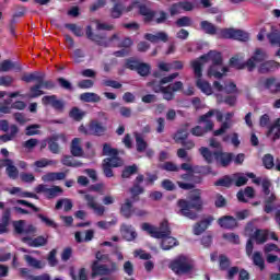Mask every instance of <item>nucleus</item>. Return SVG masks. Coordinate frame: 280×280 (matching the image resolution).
Instances as JSON below:
<instances>
[{
  "label": "nucleus",
  "instance_id": "1",
  "mask_svg": "<svg viewBox=\"0 0 280 280\" xmlns=\"http://www.w3.org/2000/svg\"><path fill=\"white\" fill-rule=\"evenodd\" d=\"M178 188L189 191L187 199H178L177 207L179 215L188 218V220H198V213L205 209V200H202V190L196 188L191 183L177 182ZM192 189V190H191Z\"/></svg>",
  "mask_w": 280,
  "mask_h": 280
},
{
  "label": "nucleus",
  "instance_id": "2",
  "mask_svg": "<svg viewBox=\"0 0 280 280\" xmlns=\"http://www.w3.org/2000/svg\"><path fill=\"white\" fill-rule=\"evenodd\" d=\"M142 231H147V233H149V235L155 240H162V250H172L174 246H178L179 244L178 240L172 236V229L170 228V223L167 221H163L160 224V228H155L150 223H143Z\"/></svg>",
  "mask_w": 280,
  "mask_h": 280
},
{
  "label": "nucleus",
  "instance_id": "3",
  "mask_svg": "<svg viewBox=\"0 0 280 280\" xmlns=\"http://www.w3.org/2000/svg\"><path fill=\"white\" fill-rule=\"evenodd\" d=\"M200 30L210 36H215L217 34L218 38L240 40L241 43H248L250 38L248 33L242 30L218 28L213 23L207 20L200 22Z\"/></svg>",
  "mask_w": 280,
  "mask_h": 280
},
{
  "label": "nucleus",
  "instance_id": "4",
  "mask_svg": "<svg viewBox=\"0 0 280 280\" xmlns=\"http://www.w3.org/2000/svg\"><path fill=\"white\" fill-rule=\"evenodd\" d=\"M199 154L208 165H211L214 161L219 167H229L233 163V159H235V153L233 152H226L222 149L210 151L207 147L199 148Z\"/></svg>",
  "mask_w": 280,
  "mask_h": 280
},
{
  "label": "nucleus",
  "instance_id": "5",
  "mask_svg": "<svg viewBox=\"0 0 280 280\" xmlns=\"http://www.w3.org/2000/svg\"><path fill=\"white\" fill-rule=\"evenodd\" d=\"M199 62L202 60V62H212L210 68L208 69V77L211 78H217V80H222L224 77V73L229 72L228 67H222V52L215 51V50H210L208 54L200 56L197 59Z\"/></svg>",
  "mask_w": 280,
  "mask_h": 280
},
{
  "label": "nucleus",
  "instance_id": "6",
  "mask_svg": "<svg viewBox=\"0 0 280 280\" xmlns=\"http://www.w3.org/2000/svg\"><path fill=\"white\" fill-rule=\"evenodd\" d=\"M168 268L177 277H183V275H191V272H194L195 266L194 260H191L189 256L182 254L170 261Z\"/></svg>",
  "mask_w": 280,
  "mask_h": 280
},
{
  "label": "nucleus",
  "instance_id": "7",
  "mask_svg": "<svg viewBox=\"0 0 280 280\" xmlns=\"http://www.w3.org/2000/svg\"><path fill=\"white\" fill-rule=\"evenodd\" d=\"M145 176H147V178H145ZM145 176L143 174H138L137 177L135 178L133 185L129 189L133 199L139 198V196H141V194H145V188H143V186H141V183H143V180H144L145 187H150V186L154 185V183H156V180H159V175H156V174L147 172Z\"/></svg>",
  "mask_w": 280,
  "mask_h": 280
},
{
  "label": "nucleus",
  "instance_id": "8",
  "mask_svg": "<svg viewBox=\"0 0 280 280\" xmlns=\"http://www.w3.org/2000/svg\"><path fill=\"white\" fill-rule=\"evenodd\" d=\"M190 67L195 73L196 86L200 89L201 93L212 95L213 89L211 88V84L207 81H202V67H205V63L199 60H192L190 61Z\"/></svg>",
  "mask_w": 280,
  "mask_h": 280
},
{
  "label": "nucleus",
  "instance_id": "9",
  "mask_svg": "<svg viewBox=\"0 0 280 280\" xmlns=\"http://www.w3.org/2000/svg\"><path fill=\"white\" fill-rule=\"evenodd\" d=\"M215 115L214 110H209L208 113L199 116L198 124H206L205 127L201 126H195L190 132L194 137H205L207 132H211L214 128L213 120H210L211 117Z\"/></svg>",
  "mask_w": 280,
  "mask_h": 280
},
{
  "label": "nucleus",
  "instance_id": "10",
  "mask_svg": "<svg viewBox=\"0 0 280 280\" xmlns=\"http://www.w3.org/2000/svg\"><path fill=\"white\" fill-rule=\"evenodd\" d=\"M21 80L22 82H26V84H30V82H39L42 89H46L47 91H52V89H56V83L51 80H45V73H40L38 71L24 73L21 77Z\"/></svg>",
  "mask_w": 280,
  "mask_h": 280
},
{
  "label": "nucleus",
  "instance_id": "11",
  "mask_svg": "<svg viewBox=\"0 0 280 280\" xmlns=\"http://www.w3.org/2000/svg\"><path fill=\"white\" fill-rule=\"evenodd\" d=\"M85 35L88 40H91L92 43H96L98 47H105V48L109 47L110 43H113L114 40H119V35L117 34H114L109 38H106V35H100V34L93 33V27L91 25L86 26Z\"/></svg>",
  "mask_w": 280,
  "mask_h": 280
},
{
  "label": "nucleus",
  "instance_id": "12",
  "mask_svg": "<svg viewBox=\"0 0 280 280\" xmlns=\"http://www.w3.org/2000/svg\"><path fill=\"white\" fill-rule=\"evenodd\" d=\"M117 262L115 261H112L108 267V265L100 264L97 260H94L91 265L92 279H95V277H108V275L117 272Z\"/></svg>",
  "mask_w": 280,
  "mask_h": 280
},
{
  "label": "nucleus",
  "instance_id": "13",
  "mask_svg": "<svg viewBox=\"0 0 280 280\" xmlns=\"http://www.w3.org/2000/svg\"><path fill=\"white\" fill-rule=\"evenodd\" d=\"M266 60H268V52L261 48H256L254 55L246 61L247 70L255 71L257 63L261 65L262 62H266Z\"/></svg>",
  "mask_w": 280,
  "mask_h": 280
},
{
  "label": "nucleus",
  "instance_id": "14",
  "mask_svg": "<svg viewBox=\"0 0 280 280\" xmlns=\"http://www.w3.org/2000/svg\"><path fill=\"white\" fill-rule=\"evenodd\" d=\"M42 104L44 106H51L57 113H65L66 103L62 98H58L56 94L42 97Z\"/></svg>",
  "mask_w": 280,
  "mask_h": 280
},
{
  "label": "nucleus",
  "instance_id": "15",
  "mask_svg": "<svg viewBox=\"0 0 280 280\" xmlns=\"http://www.w3.org/2000/svg\"><path fill=\"white\" fill-rule=\"evenodd\" d=\"M183 10H184V12H191V10H194V3H191L187 0L173 3L170 7L168 12H170L171 16H176L177 14H180L183 12Z\"/></svg>",
  "mask_w": 280,
  "mask_h": 280
},
{
  "label": "nucleus",
  "instance_id": "16",
  "mask_svg": "<svg viewBox=\"0 0 280 280\" xmlns=\"http://www.w3.org/2000/svg\"><path fill=\"white\" fill-rule=\"evenodd\" d=\"M137 3L138 12L140 16H143L144 23H152L154 21V16H156V11L150 9L148 5L143 3Z\"/></svg>",
  "mask_w": 280,
  "mask_h": 280
},
{
  "label": "nucleus",
  "instance_id": "17",
  "mask_svg": "<svg viewBox=\"0 0 280 280\" xmlns=\"http://www.w3.org/2000/svg\"><path fill=\"white\" fill-rule=\"evenodd\" d=\"M278 69H280L279 61L267 60V61L259 65L258 73H261L262 75H266L268 73H275V71H277Z\"/></svg>",
  "mask_w": 280,
  "mask_h": 280
},
{
  "label": "nucleus",
  "instance_id": "18",
  "mask_svg": "<svg viewBox=\"0 0 280 280\" xmlns=\"http://www.w3.org/2000/svg\"><path fill=\"white\" fill-rule=\"evenodd\" d=\"M107 130L108 127H106V125L102 124L100 120L94 119L90 121V132L93 137H104Z\"/></svg>",
  "mask_w": 280,
  "mask_h": 280
},
{
  "label": "nucleus",
  "instance_id": "19",
  "mask_svg": "<svg viewBox=\"0 0 280 280\" xmlns=\"http://www.w3.org/2000/svg\"><path fill=\"white\" fill-rule=\"evenodd\" d=\"M60 139L62 141H66V137L63 133L60 135H55L51 136L48 139V150L52 153V154H60V144H58V141H60Z\"/></svg>",
  "mask_w": 280,
  "mask_h": 280
},
{
  "label": "nucleus",
  "instance_id": "20",
  "mask_svg": "<svg viewBox=\"0 0 280 280\" xmlns=\"http://www.w3.org/2000/svg\"><path fill=\"white\" fill-rule=\"evenodd\" d=\"M218 224L221 229L233 231V229H237V219L235 217L224 215L218 220Z\"/></svg>",
  "mask_w": 280,
  "mask_h": 280
},
{
  "label": "nucleus",
  "instance_id": "21",
  "mask_svg": "<svg viewBox=\"0 0 280 280\" xmlns=\"http://www.w3.org/2000/svg\"><path fill=\"white\" fill-rule=\"evenodd\" d=\"M12 218V209L7 208L2 212V217L0 219V235L3 233H8V226H10V220Z\"/></svg>",
  "mask_w": 280,
  "mask_h": 280
},
{
  "label": "nucleus",
  "instance_id": "22",
  "mask_svg": "<svg viewBox=\"0 0 280 280\" xmlns=\"http://www.w3.org/2000/svg\"><path fill=\"white\" fill-rule=\"evenodd\" d=\"M120 215L126 220H130L135 215V206L130 199H126L125 202L120 206Z\"/></svg>",
  "mask_w": 280,
  "mask_h": 280
},
{
  "label": "nucleus",
  "instance_id": "23",
  "mask_svg": "<svg viewBox=\"0 0 280 280\" xmlns=\"http://www.w3.org/2000/svg\"><path fill=\"white\" fill-rule=\"evenodd\" d=\"M211 222H213L212 217H208L207 219L196 223L194 226V235H202V233H205L209 226H211Z\"/></svg>",
  "mask_w": 280,
  "mask_h": 280
},
{
  "label": "nucleus",
  "instance_id": "24",
  "mask_svg": "<svg viewBox=\"0 0 280 280\" xmlns=\"http://www.w3.org/2000/svg\"><path fill=\"white\" fill-rule=\"evenodd\" d=\"M144 38L145 40H149V43H167V40H170V36L165 32H158L155 35L152 33H147Z\"/></svg>",
  "mask_w": 280,
  "mask_h": 280
},
{
  "label": "nucleus",
  "instance_id": "25",
  "mask_svg": "<svg viewBox=\"0 0 280 280\" xmlns=\"http://www.w3.org/2000/svg\"><path fill=\"white\" fill-rule=\"evenodd\" d=\"M120 233L127 242H133V240H137V232L132 225L122 224L120 226Z\"/></svg>",
  "mask_w": 280,
  "mask_h": 280
},
{
  "label": "nucleus",
  "instance_id": "26",
  "mask_svg": "<svg viewBox=\"0 0 280 280\" xmlns=\"http://www.w3.org/2000/svg\"><path fill=\"white\" fill-rule=\"evenodd\" d=\"M80 143H82V140L80 138L72 139L70 144V154L72 156H84V149H82V145H80Z\"/></svg>",
  "mask_w": 280,
  "mask_h": 280
},
{
  "label": "nucleus",
  "instance_id": "27",
  "mask_svg": "<svg viewBox=\"0 0 280 280\" xmlns=\"http://www.w3.org/2000/svg\"><path fill=\"white\" fill-rule=\"evenodd\" d=\"M262 86L271 93H280V82H277V78L275 77L265 79Z\"/></svg>",
  "mask_w": 280,
  "mask_h": 280
},
{
  "label": "nucleus",
  "instance_id": "28",
  "mask_svg": "<svg viewBox=\"0 0 280 280\" xmlns=\"http://www.w3.org/2000/svg\"><path fill=\"white\" fill-rule=\"evenodd\" d=\"M67 178V173L65 172H50L42 177L44 183H54L56 180H65Z\"/></svg>",
  "mask_w": 280,
  "mask_h": 280
},
{
  "label": "nucleus",
  "instance_id": "29",
  "mask_svg": "<svg viewBox=\"0 0 280 280\" xmlns=\"http://www.w3.org/2000/svg\"><path fill=\"white\" fill-rule=\"evenodd\" d=\"M277 201V195L275 192H271L265 197V206H264V211L265 213H272L275 209V202Z\"/></svg>",
  "mask_w": 280,
  "mask_h": 280
},
{
  "label": "nucleus",
  "instance_id": "30",
  "mask_svg": "<svg viewBox=\"0 0 280 280\" xmlns=\"http://www.w3.org/2000/svg\"><path fill=\"white\" fill-rule=\"evenodd\" d=\"M80 100L88 104H97L98 102H102V96L93 92H84L80 94Z\"/></svg>",
  "mask_w": 280,
  "mask_h": 280
},
{
  "label": "nucleus",
  "instance_id": "31",
  "mask_svg": "<svg viewBox=\"0 0 280 280\" xmlns=\"http://www.w3.org/2000/svg\"><path fill=\"white\" fill-rule=\"evenodd\" d=\"M14 69V71H22L21 63L12 62L10 59L3 60L0 65V71L8 72Z\"/></svg>",
  "mask_w": 280,
  "mask_h": 280
},
{
  "label": "nucleus",
  "instance_id": "32",
  "mask_svg": "<svg viewBox=\"0 0 280 280\" xmlns=\"http://www.w3.org/2000/svg\"><path fill=\"white\" fill-rule=\"evenodd\" d=\"M271 47H280V31L271 27V32L267 35Z\"/></svg>",
  "mask_w": 280,
  "mask_h": 280
},
{
  "label": "nucleus",
  "instance_id": "33",
  "mask_svg": "<svg viewBox=\"0 0 280 280\" xmlns=\"http://www.w3.org/2000/svg\"><path fill=\"white\" fill-rule=\"evenodd\" d=\"M133 137H135V140H136L137 152H140V153L145 152V150H148V142L143 138V135H141L139 132H135Z\"/></svg>",
  "mask_w": 280,
  "mask_h": 280
},
{
  "label": "nucleus",
  "instance_id": "34",
  "mask_svg": "<svg viewBox=\"0 0 280 280\" xmlns=\"http://www.w3.org/2000/svg\"><path fill=\"white\" fill-rule=\"evenodd\" d=\"M40 95H45V91H43V85H40V82H37L30 88L27 97L28 100H36V97H40Z\"/></svg>",
  "mask_w": 280,
  "mask_h": 280
},
{
  "label": "nucleus",
  "instance_id": "35",
  "mask_svg": "<svg viewBox=\"0 0 280 280\" xmlns=\"http://www.w3.org/2000/svg\"><path fill=\"white\" fill-rule=\"evenodd\" d=\"M252 240H255L256 244H266V242H268V230L257 229L254 232Z\"/></svg>",
  "mask_w": 280,
  "mask_h": 280
},
{
  "label": "nucleus",
  "instance_id": "36",
  "mask_svg": "<svg viewBox=\"0 0 280 280\" xmlns=\"http://www.w3.org/2000/svg\"><path fill=\"white\" fill-rule=\"evenodd\" d=\"M61 164L66 167H82L84 163L79 160H74L73 155H63L61 159Z\"/></svg>",
  "mask_w": 280,
  "mask_h": 280
},
{
  "label": "nucleus",
  "instance_id": "37",
  "mask_svg": "<svg viewBox=\"0 0 280 280\" xmlns=\"http://www.w3.org/2000/svg\"><path fill=\"white\" fill-rule=\"evenodd\" d=\"M24 259L27 266H30L31 268H34L35 270H43V268H45V262L34 258L33 256L25 255Z\"/></svg>",
  "mask_w": 280,
  "mask_h": 280
},
{
  "label": "nucleus",
  "instance_id": "38",
  "mask_svg": "<svg viewBox=\"0 0 280 280\" xmlns=\"http://www.w3.org/2000/svg\"><path fill=\"white\" fill-rule=\"evenodd\" d=\"M230 67L238 70L248 69V65H246V61L244 62V57H240L238 55L230 59Z\"/></svg>",
  "mask_w": 280,
  "mask_h": 280
},
{
  "label": "nucleus",
  "instance_id": "39",
  "mask_svg": "<svg viewBox=\"0 0 280 280\" xmlns=\"http://www.w3.org/2000/svg\"><path fill=\"white\" fill-rule=\"evenodd\" d=\"M277 131L275 132V130ZM273 133V141H277V139H280V118H277L271 126L268 127L267 137H270V135Z\"/></svg>",
  "mask_w": 280,
  "mask_h": 280
},
{
  "label": "nucleus",
  "instance_id": "40",
  "mask_svg": "<svg viewBox=\"0 0 280 280\" xmlns=\"http://www.w3.org/2000/svg\"><path fill=\"white\" fill-rule=\"evenodd\" d=\"M254 266L259 267L260 270L266 269V260H264V256L261 252H255L252 256Z\"/></svg>",
  "mask_w": 280,
  "mask_h": 280
},
{
  "label": "nucleus",
  "instance_id": "41",
  "mask_svg": "<svg viewBox=\"0 0 280 280\" xmlns=\"http://www.w3.org/2000/svg\"><path fill=\"white\" fill-rule=\"evenodd\" d=\"M139 166L137 164L125 166V168L121 172V178H130L131 176H135V174H138Z\"/></svg>",
  "mask_w": 280,
  "mask_h": 280
},
{
  "label": "nucleus",
  "instance_id": "42",
  "mask_svg": "<svg viewBox=\"0 0 280 280\" xmlns=\"http://www.w3.org/2000/svg\"><path fill=\"white\" fill-rule=\"evenodd\" d=\"M230 268L231 259L224 254L219 255V270H221V272H226V270Z\"/></svg>",
  "mask_w": 280,
  "mask_h": 280
},
{
  "label": "nucleus",
  "instance_id": "43",
  "mask_svg": "<svg viewBox=\"0 0 280 280\" xmlns=\"http://www.w3.org/2000/svg\"><path fill=\"white\" fill-rule=\"evenodd\" d=\"M136 71L141 78H148L152 71V67L149 63L140 62Z\"/></svg>",
  "mask_w": 280,
  "mask_h": 280
},
{
  "label": "nucleus",
  "instance_id": "44",
  "mask_svg": "<svg viewBox=\"0 0 280 280\" xmlns=\"http://www.w3.org/2000/svg\"><path fill=\"white\" fill-rule=\"evenodd\" d=\"M233 186V178L229 175H224L223 177L219 178L217 182H214V187H225L229 189Z\"/></svg>",
  "mask_w": 280,
  "mask_h": 280
},
{
  "label": "nucleus",
  "instance_id": "45",
  "mask_svg": "<svg viewBox=\"0 0 280 280\" xmlns=\"http://www.w3.org/2000/svg\"><path fill=\"white\" fill-rule=\"evenodd\" d=\"M30 240L28 246H32L33 248H40V246H47V237L45 236H37L35 238H27Z\"/></svg>",
  "mask_w": 280,
  "mask_h": 280
},
{
  "label": "nucleus",
  "instance_id": "46",
  "mask_svg": "<svg viewBox=\"0 0 280 280\" xmlns=\"http://www.w3.org/2000/svg\"><path fill=\"white\" fill-rule=\"evenodd\" d=\"M86 115L85 112H82L79 107H72L69 117L73 119L74 121H82L84 119V116Z\"/></svg>",
  "mask_w": 280,
  "mask_h": 280
},
{
  "label": "nucleus",
  "instance_id": "47",
  "mask_svg": "<svg viewBox=\"0 0 280 280\" xmlns=\"http://www.w3.org/2000/svg\"><path fill=\"white\" fill-rule=\"evenodd\" d=\"M124 4L120 2H116L114 7L110 9L112 19H121V14H124Z\"/></svg>",
  "mask_w": 280,
  "mask_h": 280
},
{
  "label": "nucleus",
  "instance_id": "48",
  "mask_svg": "<svg viewBox=\"0 0 280 280\" xmlns=\"http://www.w3.org/2000/svg\"><path fill=\"white\" fill-rule=\"evenodd\" d=\"M140 63V60H137L135 57H130L125 60L124 69H129V71H137Z\"/></svg>",
  "mask_w": 280,
  "mask_h": 280
},
{
  "label": "nucleus",
  "instance_id": "49",
  "mask_svg": "<svg viewBox=\"0 0 280 280\" xmlns=\"http://www.w3.org/2000/svg\"><path fill=\"white\" fill-rule=\"evenodd\" d=\"M104 163L109 165V167H121L124 165V161L119 158V155H112L104 160Z\"/></svg>",
  "mask_w": 280,
  "mask_h": 280
},
{
  "label": "nucleus",
  "instance_id": "50",
  "mask_svg": "<svg viewBox=\"0 0 280 280\" xmlns=\"http://www.w3.org/2000/svg\"><path fill=\"white\" fill-rule=\"evenodd\" d=\"M189 137V131L187 130V126L184 128H180L175 136L176 143H183L186 141Z\"/></svg>",
  "mask_w": 280,
  "mask_h": 280
},
{
  "label": "nucleus",
  "instance_id": "51",
  "mask_svg": "<svg viewBox=\"0 0 280 280\" xmlns=\"http://www.w3.org/2000/svg\"><path fill=\"white\" fill-rule=\"evenodd\" d=\"M176 27H191L194 21L189 16H182L175 21Z\"/></svg>",
  "mask_w": 280,
  "mask_h": 280
},
{
  "label": "nucleus",
  "instance_id": "52",
  "mask_svg": "<svg viewBox=\"0 0 280 280\" xmlns=\"http://www.w3.org/2000/svg\"><path fill=\"white\" fill-rule=\"evenodd\" d=\"M62 188L60 186H52L48 188V192L46 194L47 200H52V198H58L60 194H62Z\"/></svg>",
  "mask_w": 280,
  "mask_h": 280
},
{
  "label": "nucleus",
  "instance_id": "53",
  "mask_svg": "<svg viewBox=\"0 0 280 280\" xmlns=\"http://www.w3.org/2000/svg\"><path fill=\"white\" fill-rule=\"evenodd\" d=\"M65 27L66 30H70V32H72V34L79 38L84 36V31H82V27L78 26L77 24L68 23L65 25Z\"/></svg>",
  "mask_w": 280,
  "mask_h": 280
},
{
  "label": "nucleus",
  "instance_id": "54",
  "mask_svg": "<svg viewBox=\"0 0 280 280\" xmlns=\"http://www.w3.org/2000/svg\"><path fill=\"white\" fill-rule=\"evenodd\" d=\"M103 155L104 156H119V151L117 149H113L110 144H103Z\"/></svg>",
  "mask_w": 280,
  "mask_h": 280
},
{
  "label": "nucleus",
  "instance_id": "55",
  "mask_svg": "<svg viewBox=\"0 0 280 280\" xmlns=\"http://www.w3.org/2000/svg\"><path fill=\"white\" fill-rule=\"evenodd\" d=\"M262 164L266 170H272L275 167V156L272 154H265L262 158Z\"/></svg>",
  "mask_w": 280,
  "mask_h": 280
},
{
  "label": "nucleus",
  "instance_id": "56",
  "mask_svg": "<svg viewBox=\"0 0 280 280\" xmlns=\"http://www.w3.org/2000/svg\"><path fill=\"white\" fill-rule=\"evenodd\" d=\"M226 198H224V196L220 192H218L215 195V198H214V207L217 209H224V207H226Z\"/></svg>",
  "mask_w": 280,
  "mask_h": 280
},
{
  "label": "nucleus",
  "instance_id": "57",
  "mask_svg": "<svg viewBox=\"0 0 280 280\" xmlns=\"http://www.w3.org/2000/svg\"><path fill=\"white\" fill-rule=\"evenodd\" d=\"M56 255H58V250L56 249H51L48 254L47 261L50 268H56V266H58V258H56Z\"/></svg>",
  "mask_w": 280,
  "mask_h": 280
},
{
  "label": "nucleus",
  "instance_id": "58",
  "mask_svg": "<svg viewBox=\"0 0 280 280\" xmlns=\"http://www.w3.org/2000/svg\"><path fill=\"white\" fill-rule=\"evenodd\" d=\"M5 172L9 178H12V180H16V178H19V168L14 166V162H12L9 167H7Z\"/></svg>",
  "mask_w": 280,
  "mask_h": 280
},
{
  "label": "nucleus",
  "instance_id": "59",
  "mask_svg": "<svg viewBox=\"0 0 280 280\" xmlns=\"http://www.w3.org/2000/svg\"><path fill=\"white\" fill-rule=\"evenodd\" d=\"M57 82L60 89H63V91H73V84H71L69 80L60 77L57 79Z\"/></svg>",
  "mask_w": 280,
  "mask_h": 280
},
{
  "label": "nucleus",
  "instance_id": "60",
  "mask_svg": "<svg viewBox=\"0 0 280 280\" xmlns=\"http://www.w3.org/2000/svg\"><path fill=\"white\" fill-rule=\"evenodd\" d=\"M37 218L46 224V226H50V229H58V224L55 223L54 220L45 217L43 213H38Z\"/></svg>",
  "mask_w": 280,
  "mask_h": 280
},
{
  "label": "nucleus",
  "instance_id": "61",
  "mask_svg": "<svg viewBox=\"0 0 280 280\" xmlns=\"http://www.w3.org/2000/svg\"><path fill=\"white\" fill-rule=\"evenodd\" d=\"M161 170H164L165 172H178L180 167H178L174 162H165L161 165Z\"/></svg>",
  "mask_w": 280,
  "mask_h": 280
},
{
  "label": "nucleus",
  "instance_id": "62",
  "mask_svg": "<svg viewBox=\"0 0 280 280\" xmlns=\"http://www.w3.org/2000/svg\"><path fill=\"white\" fill-rule=\"evenodd\" d=\"M38 128H40V125L27 126L25 129L26 137H34V135H39Z\"/></svg>",
  "mask_w": 280,
  "mask_h": 280
},
{
  "label": "nucleus",
  "instance_id": "63",
  "mask_svg": "<svg viewBox=\"0 0 280 280\" xmlns=\"http://www.w3.org/2000/svg\"><path fill=\"white\" fill-rule=\"evenodd\" d=\"M223 240H228V242H231V244H240V235L235 233L223 234Z\"/></svg>",
  "mask_w": 280,
  "mask_h": 280
},
{
  "label": "nucleus",
  "instance_id": "64",
  "mask_svg": "<svg viewBox=\"0 0 280 280\" xmlns=\"http://www.w3.org/2000/svg\"><path fill=\"white\" fill-rule=\"evenodd\" d=\"M14 83V78L11 75H2L0 77V86H12Z\"/></svg>",
  "mask_w": 280,
  "mask_h": 280
}]
</instances>
